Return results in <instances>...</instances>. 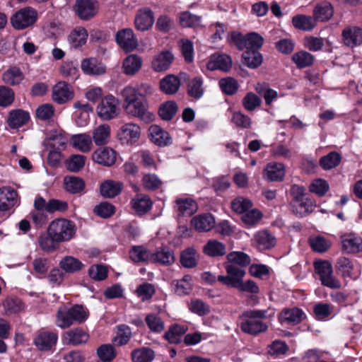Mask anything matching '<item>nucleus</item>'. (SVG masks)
Here are the masks:
<instances>
[{"label":"nucleus","mask_w":362,"mask_h":362,"mask_svg":"<svg viewBox=\"0 0 362 362\" xmlns=\"http://www.w3.org/2000/svg\"><path fill=\"white\" fill-rule=\"evenodd\" d=\"M180 216H190L198 209L197 202L192 198H179L175 200Z\"/></svg>","instance_id":"obj_40"},{"label":"nucleus","mask_w":362,"mask_h":362,"mask_svg":"<svg viewBox=\"0 0 362 362\" xmlns=\"http://www.w3.org/2000/svg\"><path fill=\"white\" fill-rule=\"evenodd\" d=\"M174 61V56L170 51L164 50L156 54L152 62L151 67L156 72L167 71Z\"/></svg>","instance_id":"obj_23"},{"label":"nucleus","mask_w":362,"mask_h":362,"mask_svg":"<svg viewBox=\"0 0 362 362\" xmlns=\"http://www.w3.org/2000/svg\"><path fill=\"white\" fill-rule=\"evenodd\" d=\"M343 252L355 254L362 251V238L354 233L344 234L341 237Z\"/></svg>","instance_id":"obj_20"},{"label":"nucleus","mask_w":362,"mask_h":362,"mask_svg":"<svg viewBox=\"0 0 362 362\" xmlns=\"http://www.w3.org/2000/svg\"><path fill=\"white\" fill-rule=\"evenodd\" d=\"M175 260L174 253L168 247H158L155 252H151V262L168 266L174 263Z\"/></svg>","instance_id":"obj_31"},{"label":"nucleus","mask_w":362,"mask_h":362,"mask_svg":"<svg viewBox=\"0 0 362 362\" xmlns=\"http://www.w3.org/2000/svg\"><path fill=\"white\" fill-rule=\"evenodd\" d=\"M134 87L126 86L121 91L124 100L123 107L128 115L139 118L147 122L152 119L153 115L148 111L147 99L136 97Z\"/></svg>","instance_id":"obj_1"},{"label":"nucleus","mask_w":362,"mask_h":362,"mask_svg":"<svg viewBox=\"0 0 362 362\" xmlns=\"http://www.w3.org/2000/svg\"><path fill=\"white\" fill-rule=\"evenodd\" d=\"M226 258L229 263L235 264L241 267H246L251 263L250 257L244 252H231L227 255Z\"/></svg>","instance_id":"obj_57"},{"label":"nucleus","mask_w":362,"mask_h":362,"mask_svg":"<svg viewBox=\"0 0 362 362\" xmlns=\"http://www.w3.org/2000/svg\"><path fill=\"white\" fill-rule=\"evenodd\" d=\"M313 265L315 272L318 274L322 286L332 289L341 288V284L339 280L334 276L332 265L329 261L316 259Z\"/></svg>","instance_id":"obj_4"},{"label":"nucleus","mask_w":362,"mask_h":362,"mask_svg":"<svg viewBox=\"0 0 362 362\" xmlns=\"http://www.w3.org/2000/svg\"><path fill=\"white\" fill-rule=\"evenodd\" d=\"M334 305L320 302L316 303L313 307V313L315 319L317 320H326L332 314Z\"/></svg>","instance_id":"obj_56"},{"label":"nucleus","mask_w":362,"mask_h":362,"mask_svg":"<svg viewBox=\"0 0 362 362\" xmlns=\"http://www.w3.org/2000/svg\"><path fill=\"white\" fill-rule=\"evenodd\" d=\"M266 317V311L261 310H248L244 311L240 316V325L242 332L251 335H258L265 332L268 326L261 320Z\"/></svg>","instance_id":"obj_3"},{"label":"nucleus","mask_w":362,"mask_h":362,"mask_svg":"<svg viewBox=\"0 0 362 362\" xmlns=\"http://www.w3.org/2000/svg\"><path fill=\"white\" fill-rule=\"evenodd\" d=\"M117 335L112 339V342L118 346L127 344L132 337L131 328L122 324L117 326Z\"/></svg>","instance_id":"obj_49"},{"label":"nucleus","mask_w":362,"mask_h":362,"mask_svg":"<svg viewBox=\"0 0 362 362\" xmlns=\"http://www.w3.org/2000/svg\"><path fill=\"white\" fill-rule=\"evenodd\" d=\"M218 85L221 91L227 95H235L239 88L238 81L230 76L221 78Z\"/></svg>","instance_id":"obj_58"},{"label":"nucleus","mask_w":362,"mask_h":362,"mask_svg":"<svg viewBox=\"0 0 362 362\" xmlns=\"http://www.w3.org/2000/svg\"><path fill=\"white\" fill-rule=\"evenodd\" d=\"M133 362H152L155 358V351L149 347H141L131 353Z\"/></svg>","instance_id":"obj_48"},{"label":"nucleus","mask_w":362,"mask_h":362,"mask_svg":"<svg viewBox=\"0 0 362 362\" xmlns=\"http://www.w3.org/2000/svg\"><path fill=\"white\" fill-rule=\"evenodd\" d=\"M74 95L73 87L66 81H59L52 88V98L59 105L72 100Z\"/></svg>","instance_id":"obj_11"},{"label":"nucleus","mask_w":362,"mask_h":362,"mask_svg":"<svg viewBox=\"0 0 362 362\" xmlns=\"http://www.w3.org/2000/svg\"><path fill=\"white\" fill-rule=\"evenodd\" d=\"M224 267L227 276L219 275L217 277V281L228 287L236 288L243 281L245 271L231 263H226Z\"/></svg>","instance_id":"obj_8"},{"label":"nucleus","mask_w":362,"mask_h":362,"mask_svg":"<svg viewBox=\"0 0 362 362\" xmlns=\"http://www.w3.org/2000/svg\"><path fill=\"white\" fill-rule=\"evenodd\" d=\"M243 62L250 69L259 67L263 62V56L259 50H245L242 54Z\"/></svg>","instance_id":"obj_44"},{"label":"nucleus","mask_w":362,"mask_h":362,"mask_svg":"<svg viewBox=\"0 0 362 362\" xmlns=\"http://www.w3.org/2000/svg\"><path fill=\"white\" fill-rule=\"evenodd\" d=\"M317 22L314 16L298 14L292 18V24L294 28L303 31H311L317 25Z\"/></svg>","instance_id":"obj_38"},{"label":"nucleus","mask_w":362,"mask_h":362,"mask_svg":"<svg viewBox=\"0 0 362 362\" xmlns=\"http://www.w3.org/2000/svg\"><path fill=\"white\" fill-rule=\"evenodd\" d=\"M334 14V7L327 1H321L315 6L313 16L317 21H328Z\"/></svg>","instance_id":"obj_36"},{"label":"nucleus","mask_w":362,"mask_h":362,"mask_svg":"<svg viewBox=\"0 0 362 362\" xmlns=\"http://www.w3.org/2000/svg\"><path fill=\"white\" fill-rule=\"evenodd\" d=\"M97 355L100 359V361L112 362L117 356V351L113 345L104 344L97 349Z\"/></svg>","instance_id":"obj_62"},{"label":"nucleus","mask_w":362,"mask_h":362,"mask_svg":"<svg viewBox=\"0 0 362 362\" xmlns=\"http://www.w3.org/2000/svg\"><path fill=\"white\" fill-rule=\"evenodd\" d=\"M154 23V15L149 8L140 10L135 17L134 24L136 28L140 31H146L151 28Z\"/></svg>","instance_id":"obj_25"},{"label":"nucleus","mask_w":362,"mask_h":362,"mask_svg":"<svg viewBox=\"0 0 362 362\" xmlns=\"http://www.w3.org/2000/svg\"><path fill=\"white\" fill-rule=\"evenodd\" d=\"M192 225L199 232H207L215 225V219L212 214H204L194 217L191 221Z\"/></svg>","instance_id":"obj_37"},{"label":"nucleus","mask_w":362,"mask_h":362,"mask_svg":"<svg viewBox=\"0 0 362 362\" xmlns=\"http://www.w3.org/2000/svg\"><path fill=\"white\" fill-rule=\"evenodd\" d=\"M71 142L74 147L83 153L90 151L92 146L91 137L86 134L72 136Z\"/></svg>","instance_id":"obj_55"},{"label":"nucleus","mask_w":362,"mask_h":362,"mask_svg":"<svg viewBox=\"0 0 362 362\" xmlns=\"http://www.w3.org/2000/svg\"><path fill=\"white\" fill-rule=\"evenodd\" d=\"M88 32L83 27L74 29L69 35V41L74 48H78L86 43Z\"/></svg>","instance_id":"obj_50"},{"label":"nucleus","mask_w":362,"mask_h":362,"mask_svg":"<svg viewBox=\"0 0 362 362\" xmlns=\"http://www.w3.org/2000/svg\"><path fill=\"white\" fill-rule=\"evenodd\" d=\"M291 206L295 214L303 217L313 211L315 206V202L310 195H308L304 199H302L299 202H296Z\"/></svg>","instance_id":"obj_39"},{"label":"nucleus","mask_w":362,"mask_h":362,"mask_svg":"<svg viewBox=\"0 0 362 362\" xmlns=\"http://www.w3.org/2000/svg\"><path fill=\"white\" fill-rule=\"evenodd\" d=\"M115 206L108 202H102L93 209V212L99 217L108 218L115 214Z\"/></svg>","instance_id":"obj_64"},{"label":"nucleus","mask_w":362,"mask_h":362,"mask_svg":"<svg viewBox=\"0 0 362 362\" xmlns=\"http://www.w3.org/2000/svg\"><path fill=\"white\" fill-rule=\"evenodd\" d=\"M38 242L42 250L47 252L57 250L59 244L57 240H55V238L51 234L49 228H47V233L40 235Z\"/></svg>","instance_id":"obj_47"},{"label":"nucleus","mask_w":362,"mask_h":362,"mask_svg":"<svg viewBox=\"0 0 362 362\" xmlns=\"http://www.w3.org/2000/svg\"><path fill=\"white\" fill-rule=\"evenodd\" d=\"M202 17L187 11L181 12L179 17L180 24L183 28H196L200 25Z\"/></svg>","instance_id":"obj_59"},{"label":"nucleus","mask_w":362,"mask_h":362,"mask_svg":"<svg viewBox=\"0 0 362 362\" xmlns=\"http://www.w3.org/2000/svg\"><path fill=\"white\" fill-rule=\"evenodd\" d=\"M123 189V184L119 181L107 180L100 184V194L105 198H114L119 195Z\"/></svg>","instance_id":"obj_34"},{"label":"nucleus","mask_w":362,"mask_h":362,"mask_svg":"<svg viewBox=\"0 0 362 362\" xmlns=\"http://www.w3.org/2000/svg\"><path fill=\"white\" fill-rule=\"evenodd\" d=\"M341 161V156L337 151H331L319 160V165L325 170L336 168Z\"/></svg>","instance_id":"obj_46"},{"label":"nucleus","mask_w":362,"mask_h":362,"mask_svg":"<svg viewBox=\"0 0 362 362\" xmlns=\"http://www.w3.org/2000/svg\"><path fill=\"white\" fill-rule=\"evenodd\" d=\"M89 317L88 310L81 304H74L71 307L62 306L56 314V325L66 329L74 324H82Z\"/></svg>","instance_id":"obj_2"},{"label":"nucleus","mask_w":362,"mask_h":362,"mask_svg":"<svg viewBox=\"0 0 362 362\" xmlns=\"http://www.w3.org/2000/svg\"><path fill=\"white\" fill-rule=\"evenodd\" d=\"M180 76L187 83V93L188 96L196 100L202 98L204 94L203 78L202 76H195L190 79L189 75L186 73H180Z\"/></svg>","instance_id":"obj_12"},{"label":"nucleus","mask_w":362,"mask_h":362,"mask_svg":"<svg viewBox=\"0 0 362 362\" xmlns=\"http://www.w3.org/2000/svg\"><path fill=\"white\" fill-rule=\"evenodd\" d=\"M83 74L88 76H100L105 73L106 66L96 57L83 59L81 64Z\"/></svg>","instance_id":"obj_18"},{"label":"nucleus","mask_w":362,"mask_h":362,"mask_svg":"<svg viewBox=\"0 0 362 362\" xmlns=\"http://www.w3.org/2000/svg\"><path fill=\"white\" fill-rule=\"evenodd\" d=\"M23 75L19 68L11 67L3 75L4 81L10 86H16L21 83Z\"/></svg>","instance_id":"obj_60"},{"label":"nucleus","mask_w":362,"mask_h":362,"mask_svg":"<svg viewBox=\"0 0 362 362\" xmlns=\"http://www.w3.org/2000/svg\"><path fill=\"white\" fill-rule=\"evenodd\" d=\"M232 59L226 54L215 53L210 57L206 64L209 70H220L223 72H228L232 67Z\"/></svg>","instance_id":"obj_17"},{"label":"nucleus","mask_w":362,"mask_h":362,"mask_svg":"<svg viewBox=\"0 0 362 362\" xmlns=\"http://www.w3.org/2000/svg\"><path fill=\"white\" fill-rule=\"evenodd\" d=\"M336 272L344 279H355L353 261L345 257H340L337 259L335 265Z\"/></svg>","instance_id":"obj_35"},{"label":"nucleus","mask_w":362,"mask_h":362,"mask_svg":"<svg viewBox=\"0 0 362 362\" xmlns=\"http://www.w3.org/2000/svg\"><path fill=\"white\" fill-rule=\"evenodd\" d=\"M18 192L11 187L0 188V211H7L20 204Z\"/></svg>","instance_id":"obj_14"},{"label":"nucleus","mask_w":362,"mask_h":362,"mask_svg":"<svg viewBox=\"0 0 362 362\" xmlns=\"http://www.w3.org/2000/svg\"><path fill=\"white\" fill-rule=\"evenodd\" d=\"M255 90L260 96L264 98L267 105H270L278 98L277 91L271 88L267 83H257Z\"/></svg>","instance_id":"obj_42"},{"label":"nucleus","mask_w":362,"mask_h":362,"mask_svg":"<svg viewBox=\"0 0 362 362\" xmlns=\"http://www.w3.org/2000/svg\"><path fill=\"white\" fill-rule=\"evenodd\" d=\"M264 42V37L256 32L247 33L245 50H259Z\"/></svg>","instance_id":"obj_63"},{"label":"nucleus","mask_w":362,"mask_h":362,"mask_svg":"<svg viewBox=\"0 0 362 362\" xmlns=\"http://www.w3.org/2000/svg\"><path fill=\"white\" fill-rule=\"evenodd\" d=\"M148 132L150 140L158 146L164 147L172 144L170 134L158 125H151Z\"/></svg>","instance_id":"obj_22"},{"label":"nucleus","mask_w":362,"mask_h":362,"mask_svg":"<svg viewBox=\"0 0 362 362\" xmlns=\"http://www.w3.org/2000/svg\"><path fill=\"white\" fill-rule=\"evenodd\" d=\"M92 158L98 164L110 167L115 163L117 153L110 147H103L94 151Z\"/></svg>","instance_id":"obj_21"},{"label":"nucleus","mask_w":362,"mask_h":362,"mask_svg":"<svg viewBox=\"0 0 362 362\" xmlns=\"http://www.w3.org/2000/svg\"><path fill=\"white\" fill-rule=\"evenodd\" d=\"M159 86L163 93L174 95L180 87V78L174 74H168L160 81Z\"/></svg>","instance_id":"obj_33"},{"label":"nucleus","mask_w":362,"mask_h":362,"mask_svg":"<svg viewBox=\"0 0 362 362\" xmlns=\"http://www.w3.org/2000/svg\"><path fill=\"white\" fill-rule=\"evenodd\" d=\"M110 127L108 124H100L93 131L92 138L97 146H103L108 142Z\"/></svg>","instance_id":"obj_51"},{"label":"nucleus","mask_w":362,"mask_h":362,"mask_svg":"<svg viewBox=\"0 0 362 362\" xmlns=\"http://www.w3.org/2000/svg\"><path fill=\"white\" fill-rule=\"evenodd\" d=\"M306 317L303 310L298 308L284 309L280 313L282 323L289 325H296L302 322Z\"/></svg>","instance_id":"obj_24"},{"label":"nucleus","mask_w":362,"mask_h":362,"mask_svg":"<svg viewBox=\"0 0 362 362\" xmlns=\"http://www.w3.org/2000/svg\"><path fill=\"white\" fill-rule=\"evenodd\" d=\"M117 45L125 52H132L137 47V40L131 28L119 30L115 36Z\"/></svg>","instance_id":"obj_16"},{"label":"nucleus","mask_w":362,"mask_h":362,"mask_svg":"<svg viewBox=\"0 0 362 362\" xmlns=\"http://www.w3.org/2000/svg\"><path fill=\"white\" fill-rule=\"evenodd\" d=\"M30 113L22 109H15L9 112L7 124L11 129H18L30 120Z\"/></svg>","instance_id":"obj_27"},{"label":"nucleus","mask_w":362,"mask_h":362,"mask_svg":"<svg viewBox=\"0 0 362 362\" xmlns=\"http://www.w3.org/2000/svg\"><path fill=\"white\" fill-rule=\"evenodd\" d=\"M204 252L209 257H222L226 253V245L216 240L207 242L204 247Z\"/></svg>","instance_id":"obj_52"},{"label":"nucleus","mask_w":362,"mask_h":362,"mask_svg":"<svg viewBox=\"0 0 362 362\" xmlns=\"http://www.w3.org/2000/svg\"><path fill=\"white\" fill-rule=\"evenodd\" d=\"M48 228L59 243L70 240L76 233L75 223L66 218H57L52 221Z\"/></svg>","instance_id":"obj_5"},{"label":"nucleus","mask_w":362,"mask_h":362,"mask_svg":"<svg viewBox=\"0 0 362 362\" xmlns=\"http://www.w3.org/2000/svg\"><path fill=\"white\" fill-rule=\"evenodd\" d=\"M177 110V103L173 100H168L160 105L158 115L163 120L170 121L176 115Z\"/></svg>","instance_id":"obj_53"},{"label":"nucleus","mask_w":362,"mask_h":362,"mask_svg":"<svg viewBox=\"0 0 362 362\" xmlns=\"http://www.w3.org/2000/svg\"><path fill=\"white\" fill-rule=\"evenodd\" d=\"M117 104V100L113 95H106L97 107L98 117L103 120H110L116 117L118 115Z\"/></svg>","instance_id":"obj_10"},{"label":"nucleus","mask_w":362,"mask_h":362,"mask_svg":"<svg viewBox=\"0 0 362 362\" xmlns=\"http://www.w3.org/2000/svg\"><path fill=\"white\" fill-rule=\"evenodd\" d=\"M141 65V58L136 54H131L126 57L123 62V71L127 75H134L140 70Z\"/></svg>","instance_id":"obj_43"},{"label":"nucleus","mask_w":362,"mask_h":362,"mask_svg":"<svg viewBox=\"0 0 362 362\" xmlns=\"http://www.w3.org/2000/svg\"><path fill=\"white\" fill-rule=\"evenodd\" d=\"M88 338V334L81 327L69 329L62 335V341L64 344L74 346L85 344Z\"/></svg>","instance_id":"obj_19"},{"label":"nucleus","mask_w":362,"mask_h":362,"mask_svg":"<svg viewBox=\"0 0 362 362\" xmlns=\"http://www.w3.org/2000/svg\"><path fill=\"white\" fill-rule=\"evenodd\" d=\"M60 268L66 273H74L80 271L83 267V264L78 259L66 256L59 262Z\"/></svg>","instance_id":"obj_54"},{"label":"nucleus","mask_w":362,"mask_h":362,"mask_svg":"<svg viewBox=\"0 0 362 362\" xmlns=\"http://www.w3.org/2000/svg\"><path fill=\"white\" fill-rule=\"evenodd\" d=\"M85 187V181L80 177L66 175L64 177V188L69 194H82L84 192Z\"/></svg>","instance_id":"obj_32"},{"label":"nucleus","mask_w":362,"mask_h":362,"mask_svg":"<svg viewBox=\"0 0 362 362\" xmlns=\"http://www.w3.org/2000/svg\"><path fill=\"white\" fill-rule=\"evenodd\" d=\"M58 341V334L56 332L40 329L33 338V344L40 351L53 352Z\"/></svg>","instance_id":"obj_7"},{"label":"nucleus","mask_w":362,"mask_h":362,"mask_svg":"<svg viewBox=\"0 0 362 362\" xmlns=\"http://www.w3.org/2000/svg\"><path fill=\"white\" fill-rule=\"evenodd\" d=\"M188 327L177 323L171 325L165 332L163 338L170 344H179L182 340V337L186 334Z\"/></svg>","instance_id":"obj_30"},{"label":"nucleus","mask_w":362,"mask_h":362,"mask_svg":"<svg viewBox=\"0 0 362 362\" xmlns=\"http://www.w3.org/2000/svg\"><path fill=\"white\" fill-rule=\"evenodd\" d=\"M291 59L298 69H302L312 66L314 63L315 58L310 52L301 50L294 53L292 55Z\"/></svg>","instance_id":"obj_45"},{"label":"nucleus","mask_w":362,"mask_h":362,"mask_svg":"<svg viewBox=\"0 0 362 362\" xmlns=\"http://www.w3.org/2000/svg\"><path fill=\"white\" fill-rule=\"evenodd\" d=\"M284 164L276 162L267 163L264 170V177L270 182H281L285 177Z\"/></svg>","instance_id":"obj_26"},{"label":"nucleus","mask_w":362,"mask_h":362,"mask_svg":"<svg viewBox=\"0 0 362 362\" xmlns=\"http://www.w3.org/2000/svg\"><path fill=\"white\" fill-rule=\"evenodd\" d=\"M38 14L36 9L25 6L16 11L10 18L12 27L17 30H25L33 26L37 21Z\"/></svg>","instance_id":"obj_6"},{"label":"nucleus","mask_w":362,"mask_h":362,"mask_svg":"<svg viewBox=\"0 0 362 362\" xmlns=\"http://www.w3.org/2000/svg\"><path fill=\"white\" fill-rule=\"evenodd\" d=\"M341 40L344 45L356 47L362 45V28L358 26H347L341 32Z\"/></svg>","instance_id":"obj_15"},{"label":"nucleus","mask_w":362,"mask_h":362,"mask_svg":"<svg viewBox=\"0 0 362 362\" xmlns=\"http://www.w3.org/2000/svg\"><path fill=\"white\" fill-rule=\"evenodd\" d=\"M141 135V128L134 123H127L122 126L117 133V137L123 144H136Z\"/></svg>","instance_id":"obj_13"},{"label":"nucleus","mask_w":362,"mask_h":362,"mask_svg":"<svg viewBox=\"0 0 362 362\" xmlns=\"http://www.w3.org/2000/svg\"><path fill=\"white\" fill-rule=\"evenodd\" d=\"M131 206L137 215L141 216L151 209L153 202L148 195L138 194L132 199Z\"/></svg>","instance_id":"obj_29"},{"label":"nucleus","mask_w":362,"mask_h":362,"mask_svg":"<svg viewBox=\"0 0 362 362\" xmlns=\"http://www.w3.org/2000/svg\"><path fill=\"white\" fill-rule=\"evenodd\" d=\"M74 11L79 19L89 21L98 13L99 2L97 0H76Z\"/></svg>","instance_id":"obj_9"},{"label":"nucleus","mask_w":362,"mask_h":362,"mask_svg":"<svg viewBox=\"0 0 362 362\" xmlns=\"http://www.w3.org/2000/svg\"><path fill=\"white\" fill-rule=\"evenodd\" d=\"M263 214L258 209H254L247 211L241 216L243 223L247 228L256 226L262 218Z\"/></svg>","instance_id":"obj_61"},{"label":"nucleus","mask_w":362,"mask_h":362,"mask_svg":"<svg viewBox=\"0 0 362 362\" xmlns=\"http://www.w3.org/2000/svg\"><path fill=\"white\" fill-rule=\"evenodd\" d=\"M129 254V258L135 263H148L151 260V252L143 245H134Z\"/></svg>","instance_id":"obj_41"},{"label":"nucleus","mask_w":362,"mask_h":362,"mask_svg":"<svg viewBox=\"0 0 362 362\" xmlns=\"http://www.w3.org/2000/svg\"><path fill=\"white\" fill-rule=\"evenodd\" d=\"M254 241L256 247L260 250H271L276 244V238L268 230H260L255 233Z\"/></svg>","instance_id":"obj_28"}]
</instances>
